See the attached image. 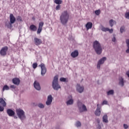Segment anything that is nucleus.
<instances>
[{"instance_id":"obj_1","label":"nucleus","mask_w":129,"mask_h":129,"mask_svg":"<svg viewBox=\"0 0 129 129\" xmlns=\"http://www.w3.org/2000/svg\"><path fill=\"white\" fill-rule=\"evenodd\" d=\"M70 18V15H69V13L67 10L64 11L61 13V14L59 17L61 24L63 25H67Z\"/></svg>"},{"instance_id":"obj_2","label":"nucleus","mask_w":129,"mask_h":129,"mask_svg":"<svg viewBox=\"0 0 129 129\" xmlns=\"http://www.w3.org/2000/svg\"><path fill=\"white\" fill-rule=\"evenodd\" d=\"M93 48L98 55L101 54L102 52V48L101 44L97 40L93 42Z\"/></svg>"},{"instance_id":"obj_3","label":"nucleus","mask_w":129,"mask_h":129,"mask_svg":"<svg viewBox=\"0 0 129 129\" xmlns=\"http://www.w3.org/2000/svg\"><path fill=\"white\" fill-rule=\"evenodd\" d=\"M58 76H55L53 78V81L52 82V88L54 90H58L60 89V86L58 84Z\"/></svg>"},{"instance_id":"obj_4","label":"nucleus","mask_w":129,"mask_h":129,"mask_svg":"<svg viewBox=\"0 0 129 129\" xmlns=\"http://www.w3.org/2000/svg\"><path fill=\"white\" fill-rule=\"evenodd\" d=\"M16 113L17 115L20 119L23 120V119L26 118V115H25L24 111L21 109H18L16 110Z\"/></svg>"},{"instance_id":"obj_5","label":"nucleus","mask_w":129,"mask_h":129,"mask_svg":"<svg viewBox=\"0 0 129 129\" xmlns=\"http://www.w3.org/2000/svg\"><path fill=\"white\" fill-rule=\"evenodd\" d=\"M6 99L2 98H0V112L4 111L5 107L7 106V103L6 102Z\"/></svg>"},{"instance_id":"obj_6","label":"nucleus","mask_w":129,"mask_h":129,"mask_svg":"<svg viewBox=\"0 0 129 129\" xmlns=\"http://www.w3.org/2000/svg\"><path fill=\"white\" fill-rule=\"evenodd\" d=\"M8 50V46L3 47L2 48V49L0 50V54L3 56H6L7 55Z\"/></svg>"},{"instance_id":"obj_7","label":"nucleus","mask_w":129,"mask_h":129,"mask_svg":"<svg viewBox=\"0 0 129 129\" xmlns=\"http://www.w3.org/2000/svg\"><path fill=\"white\" fill-rule=\"evenodd\" d=\"M41 69V74L42 76H44L45 73H46V69L45 68V64L44 63H41L39 65Z\"/></svg>"},{"instance_id":"obj_8","label":"nucleus","mask_w":129,"mask_h":129,"mask_svg":"<svg viewBox=\"0 0 129 129\" xmlns=\"http://www.w3.org/2000/svg\"><path fill=\"white\" fill-rule=\"evenodd\" d=\"M106 60V57H102L99 60V61L98 62V64H97V69H100L101 64H103Z\"/></svg>"},{"instance_id":"obj_9","label":"nucleus","mask_w":129,"mask_h":129,"mask_svg":"<svg viewBox=\"0 0 129 129\" xmlns=\"http://www.w3.org/2000/svg\"><path fill=\"white\" fill-rule=\"evenodd\" d=\"M44 26V22H39V26H38V28L37 31V33L38 34H40L42 32V27Z\"/></svg>"},{"instance_id":"obj_10","label":"nucleus","mask_w":129,"mask_h":129,"mask_svg":"<svg viewBox=\"0 0 129 129\" xmlns=\"http://www.w3.org/2000/svg\"><path fill=\"white\" fill-rule=\"evenodd\" d=\"M34 42L35 45L38 46L42 43V41L41 39L35 37L34 39Z\"/></svg>"},{"instance_id":"obj_11","label":"nucleus","mask_w":129,"mask_h":129,"mask_svg":"<svg viewBox=\"0 0 129 129\" xmlns=\"http://www.w3.org/2000/svg\"><path fill=\"white\" fill-rule=\"evenodd\" d=\"M52 100H53V98L51 95L48 96L47 100L46 102V104L47 105H49L51 104Z\"/></svg>"},{"instance_id":"obj_12","label":"nucleus","mask_w":129,"mask_h":129,"mask_svg":"<svg viewBox=\"0 0 129 129\" xmlns=\"http://www.w3.org/2000/svg\"><path fill=\"white\" fill-rule=\"evenodd\" d=\"M99 104H97V108L96 109V112H95V114L96 116H99L101 115V107H99Z\"/></svg>"},{"instance_id":"obj_13","label":"nucleus","mask_w":129,"mask_h":129,"mask_svg":"<svg viewBox=\"0 0 129 129\" xmlns=\"http://www.w3.org/2000/svg\"><path fill=\"white\" fill-rule=\"evenodd\" d=\"M34 87L37 90H41V86L37 81H35L34 82Z\"/></svg>"},{"instance_id":"obj_14","label":"nucleus","mask_w":129,"mask_h":129,"mask_svg":"<svg viewBox=\"0 0 129 129\" xmlns=\"http://www.w3.org/2000/svg\"><path fill=\"white\" fill-rule=\"evenodd\" d=\"M79 55V52L78 50H74V51L72 52L71 54V56L73 58H76Z\"/></svg>"},{"instance_id":"obj_15","label":"nucleus","mask_w":129,"mask_h":129,"mask_svg":"<svg viewBox=\"0 0 129 129\" xmlns=\"http://www.w3.org/2000/svg\"><path fill=\"white\" fill-rule=\"evenodd\" d=\"M101 31L102 32H105L108 31L110 34H112L113 33L112 29H109L108 28H105L104 27H102Z\"/></svg>"},{"instance_id":"obj_16","label":"nucleus","mask_w":129,"mask_h":129,"mask_svg":"<svg viewBox=\"0 0 129 129\" xmlns=\"http://www.w3.org/2000/svg\"><path fill=\"white\" fill-rule=\"evenodd\" d=\"M12 83L16 85H19L20 83V80L19 78H15L12 79Z\"/></svg>"},{"instance_id":"obj_17","label":"nucleus","mask_w":129,"mask_h":129,"mask_svg":"<svg viewBox=\"0 0 129 129\" xmlns=\"http://www.w3.org/2000/svg\"><path fill=\"white\" fill-rule=\"evenodd\" d=\"M10 21L11 24H14L16 21V18L14 16L13 14H11L10 15Z\"/></svg>"},{"instance_id":"obj_18","label":"nucleus","mask_w":129,"mask_h":129,"mask_svg":"<svg viewBox=\"0 0 129 129\" xmlns=\"http://www.w3.org/2000/svg\"><path fill=\"white\" fill-rule=\"evenodd\" d=\"M93 26V24L92 23V22H87L85 25V27L86 28V30L88 31L89 29H91Z\"/></svg>"},{"instance_id":"obj_19","label":"nucleus","mask_w":129,"mask_h":129,"mask_svg":"<svg viewBox=\"0 0 129 129\" xmlns=\"http://www.w3.org/2000/svg\"><path fill=\"white\" fill-rule=\"evenodd\" d=\"M7 113L9 116L12 117L15 115V112L11 109L7 110Z\"/></svg>"},{"instance_id":"obj_20","label":"nucleus","mask_w":129,"mask_h":129,"mask_svg":"<svg viewBox=\"0 0 129 129\" xmlns=\"http://www.w3.org/2000/svg\"><path fill=\"white\" fill-rule=\"evenodd\" d=\"M77 90L80 93H82L84 91L83 86H81L80 85L77 84Z\"/></svg>"},{"instance_id":"obj_21","label":"nucleus","mask_w":129,"mask_h":129,"mask_svg":"<svg viewBox=\"0 0 129 129\" xmlns=\"http://www.w3.org/2000/svg\"><path fill=\"white\" fill-rule=\"evenodd\" d=\"M30 30L32 32H36L37 30V26L34 24L30 25L29 27Z\"/></svg>"},{"instance_id":"obj_22","label":"nucleus","mask_w":129,"mask_h":129,"mask_svg":"<svg viewBox=\"0 0 129 129\" xmlns=\"http://www.w3.org/2000/svg\"><path fill=\"white\" fill-rule=\"evenodd\" d=\"M79 109L81 112L83 111H87V109L85 105H82L81 107L79 106Z\"/></svg>"},{"instance_id":"obj_23","label":"nucleus","mask_w":129,"mask_h":129,"mask_svg":"<svg viewBox=\"0 0 129 129\" xmlns=\"http://www.w3.org/2000/svg\"><path fill=\"white\" fill-rule=\"evenodd\" d=\"M102 121L105 123H108V120H107V115L105 114L104 116L102 117Z\"/></svg>"},{"instance_id":"obj_24","label":"nucleus","mask_w":129,"mask_h":129,"mask_svg":"<svg viewBox=\"0 0 129 129\" xmlns=\"http://www.w3.org/2000/svg\"><path fill=\"white\" fill-rule=\"evenodd\" d=\"M126 45H127V47L128 48L127 50H126V53H129V39H126Z\"/></svg>"},{"instance_id":"obj_25","label":"nucleus","mask_w":129,"mask_h":129,"mask_svg":"<svg viewBox=\"0 0 129 129\" xmlns=\"http://www.w3.org/2000/svg\"><path fill=\"white\" fill-rule=\"evenodd\" d=\"M109 23L110 26H111V27H112L113 26V24H116V21H113V20L111 19L109 20Z\"/></svg>"},{"instance_id":"obj_26","label":"nucleus","mask_w":129,"mask_h":129,"mask_svg":"<svg viewBox=\"0 0 129 129\" xmlns=\"http://www.w3.org/2000/svg\"><path fill=\"white\" fill-rule=\"evenodd\" d=\"M119 84L121 86H124V81H123V79H122V78L119 79Z\"/></svg>"},{"instance_id":"obj_27","label":"nucleus","mask_w":129,"mask_h":129,"mask_svg":"<svg viewBox=\"0 0 129 129\" xmlns=\"http://www.w3.org/2000/svg\"><path fill=\"white\" fill-rule=\"evenodd\" d=\"M74 103V100L72 99H70L67 102V104L68 105H71V104H73Z\"/></svg>"},{"instance_id":"obj_28","label":"nucleus","mask_w":129,"mask_h":129,"mask_svg":"<svg viewBox=\"0 0 129 129\" xmlns=\"http://www.w3.org/2000/svg\"><path fill=\"white\" fill-rule=\"evenodd\" d=\"M54 3L56 5H61L62 4V1L61 0H55Z\"/></svg>"},{"instance_id":"obj_29","label":"nucleus","mask_w":129,"mask_h":129,"mask_svg":"<svg viewBox=\"0 0 129 129\" xmlns=\"http://www.w3.org/2000/svg\"><path fill=\"white\" fill-rule=\"evenodd\" d=\"M9 89H10V88L7 85L4 86L3 88V91H4L5 90H9Z\"/></svg>"},{"instance_id":"obj_30","label":"nucleus","mask_w":129,"mask_h":129,"mask_svg":"<svg viewBox=\"0 0 129 129\" xmlns=\"http://www.w3.org/2000/svg\"><path fill=\"white\" fill-rule=\"evenodd\" d=\"M124 18L127 20H129V11L126 12L124 14Z\"/></svg>"},{"instance_id":"obj_31","label":"nucleus","mask_w":129,"mask_h":129,"mask_svg":"<svg viewBox=\"0 0 129 129\" xmlns=\"http://www.w3.org/2000/svg\"><path fill=\"white\" fill-rule=\"evenodd\" d=\"M95 14H96V15L99 16L101 14L100 10H96Z\"/></svg>"},{"instance_id":"obj_32","label":"nucleus","mask_w":129,"mask_h":129,"mask_svg":"<svg viewBox=\"0 0 129 129\" xmlns=\"http://www.w3.org/2000/svg\"><path fill=\"white\" fill-rule=\"evenodd\" d=\"M113 93H114L113 90H109V91L107 92V95H113Z\"/></svg>"},{"instance_id":"obj_33","label":"nucleus","mask_w":129,"mask_h":129,"mask_svg":"<svg viewBox=\"0 0 129 129\" xmlns=\"http://www.w3.org/2000/svg\"><path fill=\"white\" fill-rule=\"evenodd\" d=\"M76 125L78 127H80L81 126V123L79 121H78L76 123Z\"/></svg>"},{"instance_id":"obj_34","label":"nucleus","mask_w":129,"mask_h":129,"mask_svg":"<svg viewBox=\"0 0 129 129\" xmlns=\"http://www.w3.org/2000/svg\"><path fill=\"white\" fill-rule=\"evenodd\" d=\"M38 106L40 108H44V105L42 104V103H39L38 105Z\"/></svg>"},{"instance_id":"obj_35","label":"nucleus","mask_w":129,"mask_h":129,"mask_svg":"<svg viewBox=\"0 0 129 129\" xmlns=\"http://www.w3.org/2000/svg\"><path fill=\"white\" fill-rule=\"evenodd\" d=\"M32 67L34 69H36L37 67V63H34L32 64Z\"/></svg>"},{"instance_id":"obj_36","label":"nucleus","mask_w":129,"mask_h":129,"mask_svg":"<svg viewBox=\"0 0 129 129\" xmlns=\"http://www.w3.org/2000/svg\"><path fill=\"white\" fill-rule=\"evenodd\" d=\"M17 20L18 21L22 22V18L21 16H18L17 18Z\"/></svg>"},{"instance_id":"obj_37","label":"nucleus","mask_w":129,"mask_h":129,"mask_svg":"<svg viewBox=\"0 0 129 129\" xmlns=\"http://www.w3.org/2000/svg\"><path fill=\"white\" fill-rule=\"evenodd\" d=\"M60 81L61 82H66V79L64 78H61L60 79Z\"/></svg>"},{"instance_id":"obj_38","label":"nucleus","mask_w":129,"mask_h":129,"mask_svg":"<svg viewBox=\"0 0 129 129\" xmlns=\"http://www.w3.org/2000/svg\"><path fill=\"white\" fill-rule=\"evenodd\" d=\"M124 30H125V27L124 26L121 27L120 28V32L122 33L124 31Z\"/></svg>"},{"instance_id":"obj_39","label":"nucleus","mask_w":129,"mask_h":129,"mask_svg":"<svg viewBox=\"0 0 129 129\" xmlns=\"http://www.w3.org/2000/svg\"><path fill=\"white\" fill-rule=\"evenodd\" d=\"M60 6L59 5L56 6L55 10L56 11H58V10H60Z\"/></svg>"},{"instance_id":"obj_40","label":"nucleus","mask_w":129,"mask_h":129,"mask_svg":"<svg viewBox=\"0 0 129 129\" xmlns=\"http://www.w3.org/2000/svg\"><path fill=\"white\" fill-rule=\"evenodd\" d=\"M105 104H107V101L106 100H104V101L102 102V105H105Z\"/></svg>"},{"instance_id":"obj_41","label":"nucleus","mask_w":129,"mask_h":129,"mask_svg":"<svg viewBox=\"0 0 129 129\" xmlns=\"http://www.w3.org/2000/svg\"><path fill=\"white\" fill-rule=\"evenodd\" d=\"M123 127H124V128L125 129H127L128 127V125L126 124H123Z\"/></svg>"},{"instance_id":"obj_42","label":"nucleus","mask_w":129,"mask_h":129,"mask_svg":"<svg viewBox=\"0 0 129 129\" xmlns=\"http://www.w3.org/2000/svg\"><path fill=\"white\" fill-rule=\"evenodd\" d=\"M10 88H11V89H15V88H16V87H15L14 85H11V86H10Z\"/></svg>"},{"instance_id":"obj_43","label":"nucleus","mask_w":129,"mask_h":129,"mask_svg":"<svg viewBox=\"0 0 129 129\" xmlns=\"http://www.w3.org/2000/svg\"><path fill=\"white\" fill-rule=\"evenodd\" d=\"M112 41H113V42H115L116 41V38H115V37H113V38H112Z\"/></svg>"},{"instance_id":"obj_44","label":"nucleus","mask_w":129,"mask_h":129,"mask_svg":"<svg viewBox=\"0 0 129 129\" xmlns=\"http://www.w3.org/2000/svg\"><path fill=\"white\" fill-rule=\"evenodd\" d=\"M126 75H127L129 78V70L127 72H126Z\"/></svg>"},{"instance_id":"obj_45","label":"nucleus","mask_w":129,"mask_h":129,"mask_svg":"<svg viewBox=\"0 0 129 129\" xmlns=\"http://www.w3.org/2000/svg\"><path fill=\"white\" fill-rule=\"evenodd\" d=\"M98 123H99V121H98Z\"/></svg>"},{"instance_id":"obj_46","label":"nucleus","mask_w":129,"mask_h":129,"mask_svg":"<svg viewBox=\"0 0 129 129\" xmlns=\"http://www.w3.org/2000/svg\"><path fill=\"white\" fill-rule=\"evenodd\" d=\"M0 129H1V126H0Z\"/></svg>"}]
</instances>
